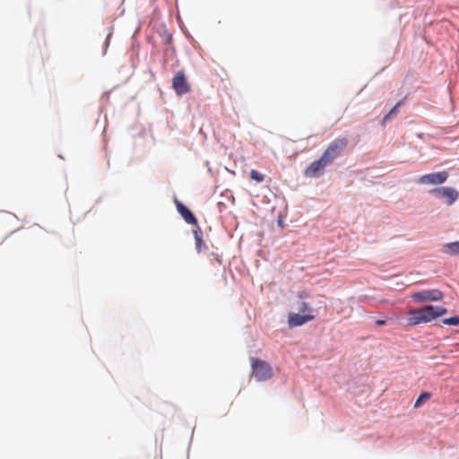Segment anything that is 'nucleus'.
Instances as JSON below:
<instances>
[{"mask_svg": "<svg viewBox=\"0 0 459 459\" xmlns=\"http://www.w3.org/2000/svg\"><path fill=\"white\" fill-rule=\"evenodd\" d=\"M447 313V309L440 306H425L419 309H412L409 312L408 324L416 325L429 323L433 319L442 316Z\"/></svg>", "mask_w": 459, "mask_h": 459, "instance_id": "1", "label": "nucleus"}, {"mask_svg": "<svg viewBox=\"0 0 459 459\" xmlns=\"http://www.w3.org/2000/svg\"><path fill=\"white\" fill-rule=\"evenodd\" d=\"M252 375L258 382H264L271 379L273 376V370L271 365L265 360L251 357Z\"/></svg>", "mask_w": 459, "mask_h": 459, "instance_id": "2", "label": "nucleus"}, {"mask_svg": "<svg viewBox=\"0 0 459 459\" xmlns=\"http://www.w3.org/2000/svg\"><path fill=\"white\" fill-rule=\"evenodd\" d=\"M347 145L348 139L346 137L336 138L328 145L322 155L332 164L334 160L342 154Z\"/></svg>", "mask_w": 459, "mask_h": 459, "instance_id": "3", "label": "nucleus"}, {"mask_svg": "<svg viewBox=\"0 0 459 459\" xmlns=\"http://www.w3.org/2000/svg\"><path fill=\"white\" fill-rule=\"evenodd\" d=\"M331 163L323 156L313 161L304 171V175L307 178H316L323 175L325 169Z\"/></svg>", "mask_w": 459, "mask_h": 459, "instance_id": "4", "label": "nucleus"}, {"mask_svg": "<svg viewBox=\"0 0 459 459\" xmlns=\"http://www.w3.org/2000/svg\"><path fill=\"white\" fill-rule=\"evenodd\" d=\"M429 193L438 198L445 199L447 205H452L459 198L458 191L448 186L434 188Z\"/></svg>", "mask_w": 459, "mask_h": 459, "instance_id": "5", "label": "nucleus"}, {"mask_svg": "<svg viewBox=\"0 0 459 459\" xmlns=\"http://www.w3.org/2000/svg\"><path fill=\"white\" fill-rule=\"evenodd\" d=\"M172 88L175 92L182 96L190 92L191 87L188 83L184 71H178L172 78Z\"/></svg>", "mask_w": 459, "mask_h": 459, "instance_id": "6", "label": "nucleus"}, {"mask_svg": "<svg viewBox=\"0 0 459 459\" xmlns=\"http://www.w3.org/2000/svg\"><path fill=\"white\" fill-rule=\"evenodd\" d=\"M443 297L442 291L437 289L424 290L411 294V298L417 302L439 301Z\"/></svg>", "mask_w": 459, "mask_h": 459, "instance_id": "7", "label": "nucleus"}, {"mask_svg": "<svg viewBox=\"0 0 459 459\" xmlns=\"http://www.w3.org/2000/svg\"><path fill=\"white\" fill-rule=\"evenodd\" d=\"M447 178L448 173L440 171L423 175L418 178L417 182L420 185H440L445 183Z\"/></svg>", "mask_w": 459, "mask_h": 459, "instance_id": "8", "label": "nucleus"}, {"mask_svg": "<svg viewBox=\"0 0 459 459\" xmlns=\"http://www.w3.org/2000/svg\"><path fill=\"white\" fill-rule=\"evenodd\" d=\"M316 317L313 314L301 315L299 313L290 314L289 316L288 324L290 327L302 325L312 321Z\"/></svg>", "mask_w": 459, "mask_h": 459, "instance_id": "9", "label": "nucleus"}, {"mask_svg": "<svg viewBox=\"0 0 459 459\" xmlns=\"http://www.w3.org/2000/svg\"><path fill=\"white\" fill-rule=\"evenodd\" d=\"M177 210L183 217V219L189 224H196L197 220L195 215L191 212V211L186 208L183 204L178 201H176Z\"/></svg>", "mask_w": 459, "mask_h": 459, "instance_id": "10", "label": "nucleus"}, {"mask_svg": "<svg viewBox=\"0 0 459 459\" xmlns=\"http://www.w3.org/2000/svg\"><path fill=\"white\" fill-rule=\"evenodd\" d=\"M445 252L450 255H459V241L451 242L445 245Z\"/></svg>", "mask_w": 459, "mask_h": 459, "instance_id": "11", "label": "nucleus"}, {"mask_svg": "<svg viewBox=\"0 0 459 459\" xmlns=\"http://www.w3.org/2000/svg\"><path fill=\"white\" fill-rule=\"evenodd\" d=\"M430 394L429 393H427V392H423L422 394H420V395L418 397V399L416 400L415 402V404H414V407L415 408H419L421 406V404L429 400L430 398Z\"/></svg>", "mask_w": 459, "mask_h": 459, "instance_id": "12", "label": "nucleus"}, {"mask_svg": "<svg viewBox=\"0 0 459 459\" xmlns=\"http://www.w3.org/2000/svg\"><path fill=\"white\" fill-rule=\"evenodd\" d=\"M250 178L258 183L264 181V176L255 169H252L250 171Z\"/></svg>", "mask_w": 459, "mask_h": 459, "instance_id": "13", "label": "nucleus"}, {"mask_svg": "<svg viewBox=\"0 0 459 459\" xmlns=\"http://www.w3.org/2000/svg\"><path fill=\"white\" fill-rule=\"evenodd\" d=\"M299 312L306 314H312L313 307L307 302H302L299 306Z\"/></svg>", "mask_w": 459, "mask_h": 459, "instance_id": "14", "label": "nucleus"}, {"mask_svg": "<svg viewBox=\"0 0 459 459\" xmlns=\"http://www.w3.org/2000/svg\"><path fill=\"white\" fill-rule=\"evenodd\" d=\"M445 325H459V316H452L443 320Z\"/></svg>", "mask_w": 459, "mask_h": 459, "instance_id": "15", "label": "nucleus"}, {"mask_svg": "<svg viewBox=\"0 0 459 459\" xmlns=\"http://www.w3.org/2000/svg\"><path fill=\"white\" fill-rule=\"evenodd\" d=\"M401 105V101H399L389 112L387 115L385 116V117L383 118V121L382 123L383 124H385L387 122V120L390 118V117L392 115H394L396 112H397V108L398 107Z\"/></svg>", "mask_w": 459, "mask_h": 459, "instance_id": "16", "label": "nucleus"}, {"mask_svg": "<svg viewBox=\"0 0 459 459\" xmlns=\"http://www.w3.org/2000/svg\"><path fill=\"white\" fill-rule=\"evenodd\" d=\"M195 244H196V248L198 250V252L201 251V247L203 245H204L202 238L197 234L195 233Z\"/></svg>", "mask_w": 459, "mask_h": 459, "instance_id": "17", "label": "nucleus"}, {"mask_svg": "<svg viewBox=\"0 0 459 459\" xmlns=\"http://www.w3.org/2000/svg\"><path fill=\"white\" fill-rule=\"evenodd\" d=\"M385 324V320H383V319H378L376 321V325H384Z\"/></svg>", "mask_w": 459, "mask_h": 459, "instance_id": "18", "label": "nucleus"}, {"mask_svg": "<svg viewBox=\"0 0 459 459\" xmlns=\"http://www.w3.org/2000/svg\"><path fill=\"white\" fill-rule=\"evenodd\" d=\"M304 297H306L305 294L299 295V298H304Z\"/></svg>", "mask_w": 459, "mask_h": 459, "instance_id": "19", "label": "nucleus"}, {"mask_svg": "<svg viewBox=\"0 0 459 459\" xmlns=\"http://www.w3.org/2000/svg\"><path fill=\"white\" fill-rule=\"evenodd\" d=\"M304 297H306L305 294L299 295V298H304Z\"/></svg>", "mask_w": 459, "mask_h": 459, "instance_id": "20", "label": "nucleus"}]
</instances>
